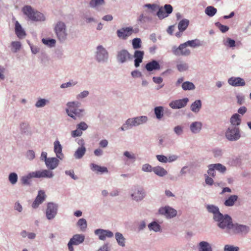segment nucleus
Wrapping results in <instances>:
<instances>
[{
	"label": "nucleus",
	"instance_id": "nucleus-30",
	"mask_svg": "<svg viewBox=\"0 0 251 251\" xmlns=\"http://www.w3.org/2000/svg\"><path fill=\"white\" fill-rule=\"evenodd\" d=\"M90 168L93 171L97 173H100L102 174L104 173H108V170L106 167H101L94 163L91 164Z\"/></svg>",
	"mask_w": 251,
	"mask_h": 251
},
{
	"label": "nucleus",
	"instance_id": "nucleus-63",
	"mask_svg": "<svg viewBox=\"0 0 251 251\" xmlns=\"http://www.w3.org/2000/svg\"><path fill=\"white\" fill-rule=\"evenodd\" d=\"M133 47H141V40L140 38H136L132 40Z\"/></svg>",
	"mask_w": 251,
	"mask_h": 251
},
{
	"label": "nucleus",
	"instance_id": "nucleus-24",
	"mask_svg": "<svg viewBox=\"0 0 251 251\" xmlns=\"http://www.w3.org/2000/svg\"><path fill=\"white\" fill-rule=\"evenodd\" d=\"M172 52L177 56H188L191 53V51L188 48H174Z\"/></svg>",
	"mask_w": 251,
	"mask_h": 251
},
{
	"label": "nucleus",
	"instance_id": "nucleus-60",
	"mask_svg": "<svg viewBox=\"0 0 251 251\" xmlns=\"http://www.w3.org/2000/svg\"><path fill=\"white\" fill-rule=\"evenodd\" d=\"M215 25L223 33L227 31L229 29V27L227 26L223 25L221 24H220L219 22L216 23Z\"/></svg>",
	"mask_w": 251,
	"mask_h": 251
},
{
	"label": "nucleus",
	"instance_id": "nucleus-58",
	"mask_svg": "<svg viewBox=\"0 0 251 251\" xmlns=\"http://www.w3.org/2000/svg\"><path fill=\"white\" fill-rule=\"evenodd\" d=\"M224 251H239V248L232 245H226L224 247Z\"/></svg>",
	"mask_w": 251,
	"mask_h": 251
},
{
	"label": "nucleus",
	"instance_id": "nucleus-28",
	"mask_svg": "<svg viewBox=\"0 0 251 251\" xmlns=\"http://www.w3.org/2000/svg\"><path fill=\"white\" fill-rule=\"evenodd\" d=\"M147 70L149 72L153 70H158L160 69V65L155 60H152L151 62L148 63L145 67Z\"/></svg>",
	"mask_w": 251,
	"mask_h": 251
},
{
	"label": "nucleus",
	"instance_id": "nucleus-44",
	"mask_svg": "<svg viewBox=\"0 0 251 251\" xmlns=\"http://www.w3.org/2000/svg\"><path fill=\"white\" fill-rule=\"evenodd\" d=\"M217 11V9L212 6H207L205 9V13L210 17L214 16Z\"/></svg>",
	"mask_w": 251,
	"mask_h": 251
},
{
	"label": "nucleus",
	"instance_id": "nucleus-9",
	"mask_svg": "<svg viewBox=\"0 0 251 251\" xmlns=\"http://www.w3.org/2000/svg\"><path fill=\"white\" fill-rule=\"evenodd\" d=\"M158 212L160 215L168 219L175 217L177 213L176 210L169 205L160 207L158 209Z\"/></svg>",
	"mask_w": 251,
	"mask_h": 251
},
{
	"label": "nucleus",
	"instance_id": "nucleus-10",
	"mask_svg": "<svg viewBox=\"0 0 251 251\" xmlns=\"http://www.w3.org/2000/svg\"><path fill=\"white\" fill-rule=\"evenodd\" d=\"M108 52L105 48H96L94 52L96 60L101 63L106 62L108 59Z\"/></svg>",
	"mask_w": 251,
	"mask_h": 251
},
{
	"label": "nucleus",
	"instance_id": "nucleus-12",
	"mask_svg": "<svg viewBox=\"0 0 251 251\" xmlns=\"http://www.w3.org/2000/svg\"><path fill=\"white\" fill-rule=\"evenodd\" d=\"M54 30L58 39L63 41L65 40L67 37L66 31V26L64 23L58 22L55 26Z\"/></svg>",
	"mask_w": 251,
	"mask_h": 251
},
{
	"label": "nucleus",
	"instance_id": "nucleus-52",
	"mask_svg": "<svg viewBox=\"0 0 251 251\" xmlns=\"http://www.w3.org/2000/svg\"><path fill=\"white\" fill-rule=\"evenodd\" d=\"M153 167L148 163L143 164L141 167V170L144 172L151 173L153 172Z\"/></svg>",
	"mask_w": 251,
	"mask_h": 251
},
{
	"label": "nucleus",
	"instance_id": "nucleus-2",
	"mask_svg": "<svg viewBox=\"0 0 251 251\" xmlns=\"http://www.w3.org/2000/svg\"><path fill=\"white\" fill-rule=\"evenodd\" d=\"M217 226L226 233H229L232 226L233 221L232 218L228 214H220L214 220Z\"/></svg>",
	"mask_w": 251,
	"mask_h": 251
},
{
	"label": "nucleus",
	"instance_id": "nucleus-32",
	"mask_svg": "<svg viewBox=\"0 0 251 251\" xmlns=\"http://www.w3.org/2000/svg\"><path fill=\"white\" fill-rule=\"evenodd\" d=\"M15 33L19 38H23L25 36V32L21 25L17 21L15 23Z\"/></svg>",
	"mask_w": 251,
	"mask_h": 251
},
{
	"label": "nucleus",
	"instance_id": "nucleus-16",
	"mask_svg": "<svg viewBox=\"0 0 251 251\" xmlns=\"http://www.w3.org/2000/svg\"><path fill=\"white\" fill-rule=\"evenodd\" d=\"M133 31L132 27H124L118 30L117 31V34L119 38L126 39L132 34Z\"/></svg>",
	"mask_w": 251,
	"mask_h": 251
},
{
	"label": "nucleus",
	"instance_id": "nucleus-34",
	"mask_svg": "<svg viewBox=\"0 0 251 251\" xmlns=\"http://www.w3.org/2000/svg\"><path fill=\"white\" fill-rule=\"evenodd\" d=\"M115 239L117 241L118 244L122 247L126 246V239L123 234L120 232H116L115 233Z\"/></svg>",
	"mask_w": 251,
	"mask_h": 251
},
{
	"label": "nucleus",
	"instance_id": "nucleus-46",
	"mask_svg": "<svg viewBox=\"0 0 251 251\" xmlns=\"http://www.w3.org/2000/svg\"><path fill=\"white\" fill-rule=\"evenodd\" d=\"M8 180L12 185L16 184L18 181V175L16 173H11L8 176Z\"/></svg>",
	"mask_w": 251,
	"mask_h": 251
},
{
	"label": "nucleus",
	"instance_id": "nucleus-27",
	"mask_svg": "<svg viewBox=\"0 0 251 251\" xmlns=\"http://www.w3.org/2000/svg\"><path fill=\"white\" fill-rule=\"evenodd\" d=\"M199 251H213L211 245L206 241H201L198 245Z\"/></svg>",
	"mask_w": 251,
	"mask_h": 251
},
{
	"label": "nucleus",
	"instance_id": "nucleus-62",
	"mask_svg": "<svg viewBox=\"0 0 251 251\" xmlns=\"http://www.w3.org/2000/svg\"><path fill=\"white\" fill-rule=\"evenodd\" d=\"M14 208L15 210L17 211L19 213L22 212L23 210V207L19 201H17L15 203Z\"/></svg>",
	"mask_w": 251,
	"mask_h": 251
},
{
	"label": "nucleus",
	"instance_id": "nucleus-11",
	"mask_svg": "<svg viewBox=\"0 0 251 251\" xmlns=\"http://www.w3.org/2000/svg\"><path fill=\"white\" fill-rule=\"evenodd\" d=\"M85 239V236L82 234H76L70 239L68 243V247L69 251H74L73 246H77L82 244Z\"/></svg>",
	"mask_w": 251,
	"mask_h": 251
},
{
	"label": "nucleus",
	"instance_id": "nucleus-6",
	"mask_svg": "<svg viewBox=\"0 0 251 251\" xmlns=\"http://www.w3.org/2000/svg\"><path fill=\"white\" fill-rule=\"evenodd\" d=\"M146 196V192L144 189L140 186L133 187L130 191V197L132 200L137 202L142 201Z\"/></svg>",
	"mask_w": 251,
	"mask_h": 251
},
{
	"label": "nucleus",
	"instance_id": "nucleus-59",
	"mask_svg": "<svg viewBox=\"0 0 251 251\" xmlns=\"http://www.w3.org/2000/svg\"><path fill=\"white\" fill-rule=\"evenodd\" d=\"M26 158L29 160H33L35 157V154L33 150H28L25 154Z\"/></svg>",
	"mask_w": 251,
	"mask_h": 251
},
{
	"label": "nucleus",
	"instance_id": "nucleus-3",
	"mask_svg": "<svg viewBox=\"0 0 251 251\" xmlns=\"http://www.w3.org/2000/svg\"><path fill=\"white\" fill-rule=\"evenodd\" d=\"M149 120L147 116H139L127 119L123 126L119 128L121 131H125L132 128L145 124Z\"/></svg>",
	"mask_w": 251,
	"mask_h": 251
},
{
	"label": "nucleus",
	"instance_id": "nucleus-49",
	"mask_svg": "<svg viewBox=\"0 0 251 251\" xmlns=\"http://www.w3.org/2000/svg\"><path fill=\"white\" fill-rule=\"evenodd\" d=\"M215 169L222 174H224L226 171V168L221 163L214 164Z\"/></svg>",
	"mask_w": 251,
	"mask_h": 251
},
{
	"label": "nucleus",
	"instance_id": "nucleus-57",
	"mask_svg": "<svg viewBox=\"0 0 251 251\" xmlns=\"http://www.w3.org/2000/svg\"><path fill=\"white\" fill-rule=\"evenodd\" d=\"M213 156L215 158H220L223 154V151L221 149H214L212 150Z\"/></svg>",
	"mask_w": 251,
	"mask_h": 251
},
{
	"label": "nucleus",
	"instance_id": "nucleus-41",
	"mask_svg": "<svg viewBox=\"0 0 251 251\" xmlns=\"http://www.w3.org/2000/svg\"><path fill=\"white\" fill-rule=\"evenodd\" d=\"M181 87L182 89L185 91L193 90L195 89V86L194 83L188 81L182 83Z\"/></svg>",
	"mask_w": 251,
	"mask_h": 251
},
{
	"label": "nucleus",
	"instance_id": "nucleus-18",
	"mask_svg": "<svg viewBox=\"0 0 251 251\" xmlns=\"http://www.w3.org/2000/svg\"><path fill=\"white\" fill-rule=\"evenodd\" d=\"M59 163V158L57 157H49L45 164L48 169L52 171L58 167Z\"/></svg>",
	"mask_w": 251,
	"mask_h": 251
},
{
	"label": "nucleus",
	"instance_id": "nucleus-31",
	"mask_svg": "<svg viewBox=\"0 0 251 251\" xmlns=\"http://www.w3.org/2000/svg\"><path fill=\"white\" fill-rule=\"evenodd\" d=\"M241 122V116L238 114H233L230 118V123L231 124L230 126H235L238 127L239 126Z\"/></svg>",
	"mask_w": 251,
	"mask_h": 251
},
{
	"label": "nucleus",
	"instance_id": "nucleus-15",
	"mask_svg": "<svg viewBox=\"0 0 251 251\" xmlns=\"http://www.w3.org/2000/svg\"><path fill=\"white\" fill-rule=\"evenodd\" d=\"M35 178H52L54 177L53 172L49 169H43L33 172Z\"/></svg>",
	"mask_w": 251,
	"mask_h": 251
},
{
	"label": "nucleus",
	"instance_id": "nucleus-20",
	"mask_svg": "<svg viewBox=\"0 0 251 251\" xmlns=\"http://www.w3.org/2000/svg\"><path fill=\"white\" fill-rule=\"evenodd\" d=\"M45 198L46 195L44 191L42 190L39 191L37 196L32 204V207L34 208H37L45 201Z\"/></svg>",
	"mask_w": 251,
	"mask_h": 251
},
{
	"label": "nucleus",
	"instance_id": "nucleus-23",
	"mask_svg": "<svg viewBox=\"0 0 251 251\" xmlns=\"http://www.w3.org/2000/svg\"><path fill=\"white\" fill-rule=\"evenodd\" d=\"M202 126V124L201 122H194L190 125V130L192 133L198 134L201 132Z\"/></svg>",
	"mask_w": 251,
	"mask_h": 251
},
{
	"label": "nucleus",
	"instance_id": "nucleus-37",
	"mask_svg": "<svg viewBox=\"0 0 251 251\" xmlns=\"http://www.w3.org/2000/svg\"><path fill=\"white\" fill-rule=\"evenodd\" d=\"M238 196L235 195H231L225 201L224 204L226 206H232L237 201Z\"/></svg>",
	"mask_w": 251,
	"mask_h": 251
},
{
	"label": "nucleus",
	"instance_id": "nucleus-35",
	"mask_svg": "<svg viewBox=\"0 0 251 251\" xmlns=\"http://www.w3.org/2000/svg\"><path fill=\"white\" fill-rule=\"evenodd\" d=\"M201 101L200 100H195L191 105V110L194 113H198L201 107Z\"/></svg>",
	"mask_w": 251,
	"mask_h": 251
},
{
	"label": "nucleus",
	"instance_id": "nucleus-47",
	"mask_svg": "<svg viewBox=\"0 0 251 251\" xmlns=\"http://www.w3.org/2000/svg\"><path fill=\"white\" fill-rule=\"evenodd\" d=\"M42 41L44 45L50 47H54L56 43L55 40L53 39L43 38Z\"/></svg>",
	"mask_w": 251,
	"mask_h": 251
},
{
	"label": "nucleus",
	"instance_id": "nucleus-64",
	"mask_svg": "<svg viewBox=\"0 0 251 251\" xmlns=\"http://www.w3.org/2000/svg\"><path fill=\"white\" fill-rule=\"evenodd\" d=\"M156 158L158 161L161 163H167V156L163 155H157Z\"/></svg>",
	"mask_w": 251,
	"mask_h": 251
},
{
	"label": "nucleus",
	"instance_id": "nucleus-50",
	"mask_svg": "<svg viewBox=\"0 0 251 251\" xmlns=\"http://www.w3.org/2000/svg\"><path fill=\"white\" fill-rule=\"evenodd\" d=\"M77 84V81L71 80L66 83H62L60 85V88L62 89L67 88L68 87H73Z\"/></svg>",
	"mask_w": 251,
	"mask_h": 251
},
{
	"label": "nucleus",
	"instance_id": "nucleus-4",
	"mask_svg": "<svg viewBox=\"0 0 251 251\" xmlns=\"http://www.w3.org/2000/svg\"><path fill=\"white\" fill-rule=\"evenodd\" d=\"M22 11L32 21H39L45 20L43 14L37 11H34L31 6L26 5L24 6Z\"/></svg>",
	"mask_w": 251,
	"mask_h": 251
},
{
	"label": "nucleus",
	"instance_id": "nucleus-53",
	"mask_svg": "<svg viewBox=\"0 0 251 251\" xmlns=\"http://www.w3.org/2000/svg\"><path fill=\"white\" fill-rule=\"evenodd\" d=\"M89 94V92L88 91L84 90L82 92H81L79 94H78L76 96V99L78 100H81L87 97L88 96Z\"/></svg>",
	"mask_w": 251,
	"mask_h": 251
},
{
	"label": "nucleus",
	"instance_id": "nucleus-21",
	"mask_svg": "<svg viewBox=\"0 0 251 251\" xmlns=\"http://www.w3.org/2000/svg\"><path fill=\"white\" fill-rule=\"evenodd\" d=\"M228 83L233 86H243L245 85L244 80L241 77H231L228 79Z\"/></svg>",
	"mask_w": 251,
	"mask_h": 251
},
{
	"label": "nucleus",
	"instance_id": "nucleus-43",
	"mask_svg": "<svg viewBox=\"0 0 251 251\" xmlns=\"http://www.w3.org/2000/svg\"><path fill=\"white\" fill-rule=\"evenodd\" d=\"M176 68L178 71L180 72L188 70L189 68L188 64L184 62H180L177 64Z\"/></svg>",
	"mask_w": 251,
	"mask_h": 251
},
{
	"label": "nucleus",
	"instance_id": "nucleus-45",
	"mask_svg": "<svg viewBox=\"0 0 251 251\" xmlns=\"http://www.w3.org/2000/svg\"><path fill=\"white\" fill-rule=\"evenodd\" d=\"M104 4V0H91L89 3L90 6L93 8H98Z\"/></svg>",
	"mask_w": 251,
	"mask_h": 251
},
{
	"label": "nucleus",
	"instance_id": "nucleus-40",
	"mask_svg": "<svg viewBox=\"0 0 251 251\" xmlns=\"http://www.w3.org/2000/svg\"><path fill=\"white\" fill-rule=\"evenodd\" d=\"M189 24V20L187 19L182 20L178 24V28L180 32H183L188 27Z\"/></svg>",
	"mask_w": 251,
	"mask_h": 251
},
{
	"label": "nucleus",
	"instance_id": "nucleus-26",
	"mask_svg": "<svg viewBox=\"0 0 251 251\" xmlns=\"http://www.w3.org/2000/svg\"><path fill=\"white\" fill-rule=\"evenodd\" d=\"M202 42L198 39H195L191 41H188L186 42L180 44L178 47H196L202 46Z\"/></svg>",
	"mask_w": 251,
	"mask_h": 251
},
{
	"label": "nucleus",
	"instance_id": "nucleus-5",
	"mask_svg": "<svg viewBox=\"0 0 251 251\" xmlns=\"http://www.w3.org/2000/svg\"><path fill=\"white\" fill-rule=\"evenodd\" d=\"M250 231V227L247 225L240 224L238 223H232L230 230L228 234L237 235L240 234L242 235H247Z\"/></svg>",
	"mask_w": 251,
	"mask_h": 251
},
{
	"label": "nucleus",
	"instance_id": "nucleus-38",
	"mask_svg": "<svg viewBox=\"0 0 251 251\" xmlns=\"http://www.w3.org/2000/svg\"><path fill=\"white\" fill-rule=\"evenodd\" d=\"M76 226L81 231H85L87 227L86 220L84 218L79 219L76 223Z\"/></svg>",
	"mask_w": 251,
	"mask_h": 251
},
{
	"label": "nucleus",
	"instance_id": "nucleus-22",
	"mask_svg": "<svg viewBox=\"0 0 251 251\" xmlns=\"http://www.w3.org/2000/svg\"><path fill=\"white\" fill-rule=\"evenodd\" d=\"M54 145V151L56 154V157L60 160H62L64 157V155L62 153V147L58 140H56L53 143Z\"/></svg>",
	"mask_w": 251,
	"mask_h": 251
},
{
	"label": "nucleus",
	"instance_id": "nucleus-14",
	"mask_svg": "<svg viewBox=\"0 0 251 251\" xmlns=\"http://www.w3.org/2000/svg\"><path fill=\"white\" fill-rule=\"evenodd\" d=\"M189 101V99L185 98L182 99L176 100L171 101L169 105L174 109H180L184 107Z\"/></svg>",
	"mask_w": 251,
	"mask_h": 251
},
{
	"label": "nucleus",
	"instance_id": "nucleus-36",
	"mask_svg": "<svg viewBox=\"0 0 251 251\" xmlns=\"http://www.w3.org/2000/svg\"><path fill=\"white\" fill-rule=\"evenodd\" d=\"M154 112L156 118L160 120L164 116V107L161 106H156L154 108Z\"/></svg>",
	"mask_w": 251,
	"mask_h": 251
},
{
	"label": "nucleus",
	"instance_id": "nucleus-56",
	"mask_svg": "<svg viewBox=\"0 0 251 251\" xmlns=\"http://www.w3.org/2000/svg\"><path fill=\"white\" fill-rule=\"evenodd\" d=\"M174 131L177 136H181L183 133V127L180 126H177L174 127Z\"/></svg>",
	"mask_w": 251,
	"mask_h": 251
},
{
	"label": "nucleus",
	"instance_id": "nucleus-61",
	"mask_svg": "<svg viewBox=\"0 0 251 251\" xmlns=\"http://www.w3.org/2000/svg\"><path fill=\"white\" fill-rule=\"evenodd\" d=\"M76 127L80 129L81 131H84L88 128V126L84 122H81L76 125Z\"/></svg>",
	"mask_w": 251,
	"mask_h": 251
},
{
	"label": "nucleus",
	"instance_id": "nucleus-33",
	"mask_svg": "<svg viewBox=\"0 0 251 251\" xmlns=\"http://www.w3.org/2000/svg\"><path fill=\"white\" fill-rule=\"evenodd\" d=\"M32 178H35V176L33 172H30L27 175L22 176L21 178V181L22 182V184L24 185H29L30 179Z\"/></svg>",
	"mask_w": 251,
	"mask_h": 251
},
{
	"label": "nucleus",
	"instance_id": "nucleus-48",
	"mask_svg": "<svg viewBox=\"0 0 251 251\" xmlns=\"http://www.w3.org/2000/svg\"><path fill=\"white\" fill-rule=\"evenodd\" d=\"M20 128L23 133H26L30 129V126L27 122H23L20 124Z\"/></svg>",
	"mask_w": 251,
	"mask_h": 251
},
{
	"label": "nucleus",
	"instance_id": "nucleus-39",
	"mask_svg": "<svg viewBox=\"0 0 251 251\" xmlns=\"http://www.w3.org/2000/svg\"><path fill=\"white\" fill-rule=\"evenodd\" d=\"M148 228L150 230H153L155 232H160L161 230L160 225L155 221L149 224L148 225Z\"/></svg>",
	"mask_w": 251,
	"mask_h": 251
},
{
	"label": "nucleus",
	"instance_id": "nucleus-25",
	"mask_svg": "<svg viewBox=\"0 0 251 251\" xmlns=\"http://www.w3.org/2000/svg\"><path fill=\"white\" fill-rule=\"evenodd\" d=\"M206 207L208 212L213 214V220L221 214L220 212L219 208L217 206L212 204H208L206 205Z\"/></svg>",
	"mask_w": 251,
	"mask_h": 251
},
{
	"label": "nucleus",
	"instance_id": "nucleus-55",
	"mask_svg": "<svg viewBox=\"0 0 251 251\" xmlns=\"http://www.w3.org/2000/svg\"><path fill=\"white\" fill-rule=\"evenodd\" d=\"M157 15L160 19H162L168 17V14H166V13L162 7L159 9L157 12Z\"/></svg>",
	"mask_w": 251,
	"mask_h": 251
},
{
	"label": "nucleus",
	"instance_id": "nucleus-19",
	"mask_svg": "<svg viewBox=\"0 0 251 251\" xmlns=\"http://www.w3.org/2000/svg\"><path fill=\"white\" fill-rule=\"evenodd\" d=\"M78 144L82 145L81 147L78 148L74 154L75 158L76 159H79L82 158L86 151V148L84 146V142L82 140H80L78 141Z\"/></svg>",
	"mask_w": 251,
	"mask_h": 251
},
{
	"label": "nucleus",
	"instance_id": "nucleus-29",
	"mask_svg": "<svg viewBox=\"0 0 251 251\" xmlns=\"http://www.w3.org/2000/svg\"><path fill=\"white\" fill-rule=\"evenodd\" d=\"M153 172L156 175L160 177H163L168 174L167 171L164 168L160 166L153 167Z\"/></svg>",
	"mask_w": 251,
	"mask_h": 251
},
{
	"label": "nucleus",
	"instance_id": "nucleus-7",
	"mask_svg": "<svg viewBox=\"0 0 251 251\" xmlns=\"http://www.w3.org/2000/svg\"><path fill=\"white\" fill-rule=\"evenodd\" d=\"M132 58V55L125 49L120 50L116 54V60L119 64L126 63L131 60Z\"/></svg>",
	"mask_w": 251,
	"mask_h": 251
},
{
	"label": "nucleus",
	"instance_id": "nucleus-51",
	"mask_svg": "<svg viewBox=\"0 0 251 251\" xmlns=\"http://www.w3.org/2000/svg\"><path fill=\"white\" fill-rule=\"evenodd\" d=\"M216 169L214 164H210L208 166L207 174L209 176L214 177L216 176Z\"/></svg>",
	"mask_w": 251,
	"mask_h": 251
},
{
	"label": "nucleus",
	"instance_id": "nucleus-1",
	"mask_svg": "<svg viewBox=\"0 0 251 251\" xmlns=\"http://www.w3.org/2000/svg\"><path fill=\"white\" fill-rule=\"evenodd\" d=\"M79 104L78 102L75 101H69L66 104V113L68 116L75 120L82 118L86 114L84 109L79 108Z\"/></svg>",
	"mask_w": 251,
	"mask_h": 251
},
{
	"label": "nucleus",
	"instance_id": "nucleus-8",
	"mask_svg": "<svg viewBox=\"0 0 251 251\" xmlns=\"http://www.w3.org/2000/svg\"><path fill=\"white\" fill-rule=\"evenodd\" d=\"M225 135L229 141H237L240 137L239 128L235 126H230L226 130Z\"/></svg>",
	"mask_w": 251,
	"mask_h": 251
},
{
	"label": "nucleus",
	"instance_id": "nucleus-42",
	"mask_svg": "<svg viewBox=\"0 0 251 251\" xmlns=\"http://www.w3.org/2000/svg\"><path fill=\"white\" fill-rule=\"evenodd\" d=\"M50 103V101L46 99L40 98L38 99L35 104V106L37 108H42L45 106Z\"/></svg>",
	"mask_w": 251,
	"mask_h": 251
},
{
	"label": "nucleus",
	"instance_id": "nucleus-13",
	"mask_svg": "<svg viewBox=\"0 0 251 251\" xmlns=\"http://www.w3.org/2000/svg\"><path fill=\"white\" fill-rule=\"evenodd\" d=\"M58 205L53 202H49L47 204L46 215L47 219H53L57 213Z\"/></svg>",
	"mask_w": 251,
	"mask_h": 251
},
{
	"label": "nucleus",
	"instance_id": "nucleus-54",
	"mask_svg": "<svg viewBox=\"0 0 251 251\" xmlns=\"http://www.w3.org/2000/svg\"><path fill=\"white\" fill-rule=\"evenodd\" d=\"M124 155L127 157L128 159H130L132 162H134L136 159V155L134 153L129 152L128 151H126L124 152Z\"/></svg>",
	"mask_w": 251,
	"mask_h": 251
},
{
	"label": "nucleus",
	"instance_id": "nucleus-17",
	"mask_svg": "<svg viewBox=\"0 0 251 251\" xmlns=\"http://www.w3.org/2000/svg\"><path fill=\"white\" fill-rule=\"evenodd\" d=\"M95 234L99 236L100 240H105L107 237L111 238L113 236V233L110 230L102 229H97L94 231Z\"/></svg>",
	"mask_w": 251,
	"mask_h": 251
}]
</instances>
